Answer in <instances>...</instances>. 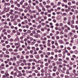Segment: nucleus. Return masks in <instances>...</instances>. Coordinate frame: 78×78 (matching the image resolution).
Instances as JSON below:
<instances>
[{"mask_svg":"<svg viewBox=\"0 0 78 78\" xmlns=\"http://www.w3.org/2000/svg\"><path fill=\"white\" fill-rule=\"evenodd\" d=\"M18 73H19V74L17 75V77L20 78V76H22V74L21 71H18Z\"/></svg>","mask_w":78,"mask_h":78,"instance_id":"1","label":"nucleus"},{"mask_svg":"<svg viewBox=\"0 0 78 78\" xmlns=\"http://www.w3.org/2000/svg\"><path fill=\"white\" fill-rule=\"evenodd\" d=\"M54 69H52L53 72H56V69H57V68L56 66H54L53 67Z\"/></svg>","mask_w":78,"mask_h":78,"instance_id":"2","label":"nucleus"},{"mask_svg":"<svg viewBox=\"0 0 78 78\" xmlns=\"http://www.w3.org/2000/svg\"><path fill=\"white\" fill-rule=\"evenodd\" d=\"M58 41L60 44H62L63 43V41L61 40H59Z\"/></svg>","mask_w":78,"mask_h":78,"instance_id":"3","label":"nucleus"},{"mask_svg":"<svg viewBox=\"0 0 78 78\" xmlns=\"http://www.w3.org/2000/svg\"><path fill=\"white\" fill-rule=\"evenodd\" d=\"M69 34L71 37L73 36V33H72V32H70Z\"/></svg>","mask_w":78,"mask_h":78,"instance_id":"4","label":"nucleus"},{"mask_svg":"<svg viewBox=\"0 0 78 78\" xmlns=\"http://www.w3.org/2000/svg\"><path fill=\"white\" fill-rule=\"evenodd\" d=\"M56 64L58 65H59V64H62V62H57Z\"/></svg>","mask_w":78,"mask_h":78,"instance_id":"5","label":"nucleus"},{"mask_svg":"<svg viewBox=\"0 0 78 78\" xmlns=\"http://www.w3.org/2000/svg\"><path fill=\"white\" fill-rule=\"evenodd\" d=\"M35 58H37V59H39V55H36Z\"/></svg>","mask_w":78,"mask_h":78,"instance_id":"6","label":"nucleus"},{"mask_svg":"<svg viewBox=\"0 0 78 78\" xmlns=\"http://www.w3.org/2000/svg\"><path fill=\"white\" fill-rule=\"evenodd\" d=\"M45 7L46 8H49L51 7V6H50V5H46Z\"/></svg>","mask_w":78,"mask_h":78,"instance_id":"7","label":"nucleus"},{"mask_svg":"<svg viewBox=\"0 0 78 78\" xmlns=\"http://www.w3.org/2000/svg\"><path fill=\"white\" fill-rule=\"evenodd\" d=\"M41 8L43 11H45V9L44 8V6H43Z\"/></svg>","mask_w":78,"mask_h":78,"instance_id":"8","label":"nucleus"},{"mask_svg":"<svg viewBox=\"0 0 78 78\" xmlns=\"http://www.w3.org/2000/svg\"><path fill=\"white\" fill-rule=\"evenodd\" d=\"M36 43V42H30V45H34V44Z\"/></svg>","mask_w":78,"mask_h":78,"instance_id":"9","label":"nucleus"},{"mask_svg":"<svg viewBox=\"0 0 78 78\" xmlns=\"http://www.w3.org/2000/svg\"><path fill=\"white\" fill-rule=\"evenodd\" d=\"M67 19V18L66 17H64L63 18V20H64V21H66Z\"/></svg>","mask_w":78,"mask_h":78,"instance_id":"10","label":"nucleus"},{"mask_svg":"<svg viewBox=\"0 0 78 78\" xmlns=\"http://www.w3.org/2000/svg\"><path fill=\"white\" fill-rule=\"evenodd\" d=\"M20 59H24V57L22 55H21L20 57Z\"/></svg>","mask_w":78,"mask_h":78,"instance_id":"11","label":"nucleus"},{"mask_svg":"<svg viewBox=\"0 0 78 78\" xmlns=\"http://www.w3.org/2000/svg\"><path fill=\"white\" fill-rule=\"evenodd\" d=\"M64 32H65V33H68V30L67 29H65Z\"/></svg>","mask_w":78,"mask_h":78,"instance_id":"12","label":"nucleus"},{"mask_svg":"<svg viewBox=\"0 0 78 78\" xmlns=\"http://www.w3.org/2000/svg\"><path fill=\"white\" fill-rule=\"evenodd\" d=\"M75 15H74L73 16V20H75Z\"/></svg>","mask_w":78,"mask_h":78,"instance_id":"13","label":"nucleus"},{"mask_svg":"<svg viewBox=\"0 0 78 78\" xmlns=\"http://www.w3.org/2000/svg\"><path fill=\"white\" fill-rule=\"evenodd\" d=\"M27 39H30V38H31V37H30V36L28 35L27 37Z\"/></svg>","mask_w":78,"mask_h":78,"instance_id":"14","label":"nucleus"},{"mask_svg":"<svg viewBox=\"0 0 78 78\" xmlns=\"http://www.w3.org/2000/svg\"><path fill=\"white\" fill-rule=\"evenodd\" d=\"M65 78H69V76L67 75H66L65 76Z\"/></svg>","mask_w":78,"mask_h":78,"instance_id":"15","label":"nucleus"},{"mask_svg":"<svg viewBox=\"0 0 78 78\" xmlns=\"http://www.w3.org/2000/svg\"><path fill=\"white\" fill-rule=\"evenodd\" d=\"M23 62L24 63H26V62H27V61L25 60V59H24L23 60Z\"/></svg>","mask_w":78,"mask_h":78,"instance_id":"16","label":"nucleus"},{"mask_svg":"<svg viewBox=\"0 0 78 78\" xmlns=\"http://www.w3.org/2000/svg\"><path fill=\"white\" fill-rule=\"evenodd\" d=\"M63 62L64 63H65L66 64H67V63H68V62H67V60H64L63 61Z\"/></svg>","mask_w":78,"mask_h":78,"instance_id":"17","label":"nucleus"},{"mask_svg":"<svg viewBox=\"0 0 78 78\" xmlns=\"http://www.w3.org/2000/svg\"><path fill=\"white\" fill-rule=\"evenodd\" d=\"M4 57L5 58H6V57L7 58H9V55H5Z\"/></svg>","mask_w":78,"mask_h":78,"instance_id":"18","label":"nucleus"},{"mask_svg":"<svg viewBox=\"0 0 78 78\" xmlns=\"http://www.w3.org/2000/svg\"><path fill=\"white\" fill-rule=\"evenodd\" d=\"M29 58V56L28 55H26V59H28Z\"/></svg>","mask_w":78,"mask_h":78,"instance_id":"19","label":"nucleus"},{"mask_svg":"<svg viewBox=\"0 0 78 78\" xmlns=\"http://www.w3.org/2000/svg\"><path fill=\"white\" fill-rule=\"evenodd\" d=\"M34 72L36 73H39V72L37 70H35L34 71Z\"/></svg>","mask_w":78,"mask_h":78,"instance_id":"20","label":"nucleus"},{"mask_svg":"<svg viewBox=\"0 0 78 78\" xmlns=\"http://www.w3.org/2000/svg\"><path fill=\"white\" fill-rule=\"evenodd\" d=\"M49 69H53V66H49Z\"/></svg>","mask_w":78,"mask_h":78,"instance_id":"21","label":"nucleus"},{"mask_svg":"<svg viewBox=\"0 0 78 78\" xmlns=\"http://www.w3.org/2000/svg\"><path fill=\"white\" fill-rule=\"evenodd\" d=\"M71 31L72 32V33H75L76 32V31L75 30H72Z\"/></svg>","mask_w":78,"mask_h":78,"instance_id":"22","label":"nucleus"},{"mask_svg":"<svg viewBox=\"0 0 78 78\" xmlns=\"http://www.w3.org/2000/svg\"><path fill=\"white\" fill-rule=\"evenodd\" d=\"M14 70L15 71H16V72H18V69H17V68H15L14 69Z\"/></svg>","mask_w":78,"mask_h":78,"instance_id":"23","label":"nucleus"},{"mask_svg":"<svg viewBox=\"0 0 78 78\" xmlns=\"http://www.w3.org/2000/svg\"><path fill=\"white\" fill-rule=\"evenodd\" d=\"M10 12H11V13H10V14H12V12H13V10H10Z\"/></svg>","mask_w":78,"mask_h":78,"instance_id":"24","label":"nucleus"},{"mask_svg":"<svg viewBox=\"0 0 78 78\" xmlns=\"http://www.w3.org/2000/svg\"><path fill=\"white\" fill-rule=\"evenodd\" d=\"M22 75H23V76H25L26 75V73H23L22 74Z\"/></svg>","mask_w":78,"mask_h":78,"instance_id":"25","label":"nucleus"},{"mask_svg":"<svg viewBox=\"0 0 78 78\" xmlns=\"http://www.w3.org/2000/svg\"><path fill=\"white\" fill-rule=\"evenodd\" d=\"M63 23H61L60 24V27H63Z\"/></svg>","mask_w":78,"mask_h":78,"instance_id":"26","label":"nucleus"},{"mask_svg":"<svg viewBox=\"0 0 78 78\" xmlns=\"http://www.w3.org/2000/svg\"><path fill=\"white\" fill-rule=\"evenodd\" d=\"M41 73H44V71L43 69H42L41 70Z\"/></svg>","mask_w":78,"mask_h":78,"instance_id":"27","label":"nucleus"},{"mask_svg":"<svg viewBox=\"0 0 78 78\" xmlns=\"http://www.w3.org/2000/svg\"><path fill=\"white\" fill-rule=\"evenodd\" d=\"M29 8H30L31 7V5L30 4H29L28 6Z\"/></svg>","mask_w":78,"mask_h":78,"instance_id":"28","label":"nucleus"},{"mask_svg":"<svg viewBox=\"0 0 78 78\" xmlns=\"http://www.w3.org/2000/svg\"><path fill=\"white\" fill-rule=\"evenodd\" d=\"M33 61L34 62H36L37 60H36V59H33Z\"/></svg>","mask_w":78,"mask_h":78,"instance_id":"29","label":"nucleus"},{"mask_svg":"<svg viewBox=\"0 0 78 78\" xmlns=\"http://www.w3.org/2000/svg\"><path fill=\"white\" fill-rule=\"evenodd\" d=\"M32 76H36V74L34 73H33Z\"/></svg>","mask_w":78,"mask_h":78,"instance_id":"30","label":"nucleus"},{"mask_svg":"<svg viewBox=\"0 0 78 78\" xmlns=\"http://www.w3.org/2000/svg\"><path fill=\"white\" fill-rule=\"evenodd\" d=\"M16 58H18V59H19V58H20V55H18L16 56Z\"/></svg>","mask_w":78,"mask_h":78,"instance_id":"31","label":"nucleus"},{"mask_svg":"<svg viewBox=\"0 0 78 78\" xmlns=\"http://www.w3.org/2000/svg\"><path fill=\"white\" fill-rule=\"evenodd\" d=\"M39 5H40V6H41V7H42V6H44L42 5V4L41 3H39Z\"/></svg>","mask_w":78,"mask_h":78,"instance_id":"32","label":"nucleus"},{"mask_svg":"<svg viewBox=\"0 0 78 78\" xmlns=\"http://www.w3.org/2000/svg\"><path fill=\"white\" fill-rule=\"evenodd\" d=\"M63 1L65 3H67V0H63Z\"/></svg>","mask_w":78,"mask_h":78,"instance_id":"33","label":"nucleus"},{"mask_svg":"<svg viewBox=\"0 0 78 78\" xmlns=\"http://www.w3.org/2000/svg\"><path fill=\"white\" fill-rule=\"evenodd\" d=\"M44 69L45 70V72H47L46 71V70H47L48 69V67H45L44 68Z\"/></svg>","mask_w":78,"mask_h":78,"instance_id":"34","label":"nucleus"},{"mask_svg":"<svg viewBox=\"0 0 78 78\" xmlns=\"http://www.w3.org/2000/svg\"><path fill=\"white\" fill-rule=\"evenodd\" d=\"M60 76H61V77H63L64 76V75L63 74H61V75H60Z\"/></svg>","mask_w":78,"mask_h":78,"instance_id":"35","label":"nucleus"},{"mask_svg":"<svg viewBox=\"0 0 78 78\" xmlns=\"http://www.w3.org/2000/svg\"><path fill=\"white\" fill-rule=\"evenodd\" d=\"M69 64L70 65V66H72L73 65V63L72 62H70L69 63Z\"/></svg>","mask_w":78,"mask_h":78,"instance_id":"36","label":"nucleus"},{"mask_svg":"<svg viewBox=\"0 0 78 78\" xmlns=\"http://www.w3.org/2000/svg\"><path fill=\"white\" fill-rule=\"evenodd\" d=\"M41 9H38V12H41Z\"/></svg>","mask_w":78,"mask_h":78,"instance_id":"37","label":"nucleus"},{"mask_svg":"<svg viewBox=\"0 0 78 78\" xmlns=\"http://www.w3.org/2000/svg\"><path fill=\"white\" fill-rule=\"evenodd\" d=\"M27 49H28V50H30V49L31 48V47H30L28 46L27 47Z\"/></svg>","mask_w":78,"mask_h":78,"instance_id":"38","label":"nucleus"},{"mask_svg":"<svg viewBox=\"0 0 78 78\" xmlns=\"http://www.w3.org/2000/svg\"><path fill=\"white\" fill-rule=\"evenodd\" d=\"M30 53H31V54H32V53H33V51L32 50H31L30 51Z\"/></svg>","mask_w":78,"mask_h":78,"instance_id":"39","label":"nucleus"},{"mask_svg":"<svg viewBox=\"0 0 78 78\" xmlns=\"http://www.w3.org/2000/svg\"><path fill=\"white\" fill-rule=\"evenodd\" d=\"M51 39H53V40H55V37L54 36H52V37H51Z\"/></svg>","mask_w":78,"mask_h":78,"instance_id":"40","label":"nucleus"},{"mask_svg":"<svg viewBox=\"0 0 78 78\" xmlns=\"http://www.w3.org/2000/svg\"><path fill=\"white\" fill-rule=\"evenodd\" d=\"M27 43H28V44H31V41H30L28 40L27 41Z\"/></svg>","mask_w":78,"mask_h":78,"instance_id":"41","label":"nucleus"},{"mask_svg":"<svg viewBox=\"0 0 78 78\" xmlns=\"http://www.w3.org/2000/svg\"><path fill=\"white\" fill-rule=\"evenodd\" d=\"M62 15H63V16H66L67 15V13H63L62 14Z\"/></svg>","mask_w":78,"mask_h":78,"instance_id":"42","label":"nucleus"},{"mask_svg":"<svg viewBox=\"0 0 78 78\" xmlns=\"http://www.w3.org/2000/svg\"><path fill=\"white\" fill-rule=\"evenodd\" d=\"M34 37H36V38H38L39 37V36L36 35L34 36Z\"/></svg>","mask_w":78,"mask_h":78,"instance_id":"43","label":"nucleus"},{"mask_svg":"<svg viewBox=\"0 0 78 78\" xmlns=\"http://www.w3.org/2000/svg\"><path fill=\"white\" fill-rule=\"evenodd\" d=\"M64 27H65V28H67V27H68V26H67V25H65L64 26Z\"/></svg>","mask_w":78,"mask_h":78,"instance_id":"44","label":"nucleus"},{"mask_svg":"<svg viewBox=\"0 0 78 78\" xmlns=\"http://www.w3.org/2000/svg\"><path fill=\"white\" fill-rule=\"evenodd\" d=\"M60 34L61 35V34H64V32H63V31H62L60 33Z\"/></svg>","mask_w":78,"mask_h":78,"instance_id":"45","label":"nucleus"},{"mask_svg":"<svg viewBox=\"0 0 78 78\" xmlns=\"http://www.w3.org/2000/svg\"><path fill=\"white\" fill-rule=\"evenodd\" d=\"M27 65H28V66H31V63H27Z\"/></svg>","mask_w":78,"mask_h":78,"instance_id":"46","label":"nucleus"},{"mask_svg":"<svg viewBox=\"0 0 78 78\" xmlns=\"http://www.w3.org/2000/svg\"><path fill=\"white\" fill-rule=\"evenodd\" d=\"M58 56L59 57H61V56H62V54H58Z\"/></svg>","mask_w":78,"mask_h":78,"instance_id":"47","label":"nucleus"},{"mask_svg":"<svg viewBox=\"0 0 78 78\" xmlns=\"http://www.w3.org/2000/svg\"><path fill=\"white\" fill-rule=\"evenodd\" d=\"M44 14V12L42 11L41 12V15H43V14Z\"/></svg>","mask_w":78,"mask_h":78,"instance_id":"48","label":"nucleus"},{"mask_svg":"<svg viewBox=\"0 0 78 78\" xmlns=\"http://www.w3.org/2000/svg\"><path fill=\"white\" fill-rule=\"evenodd\" d=\"M40 67L41 68H43V67H44V66H43L42 65H40Z\"/></svg>","mask_w":78,"mask_h":78,"instance_id":"49","label":"nucleus"},{"mask_svg":"<svg viewBox=\"0 0 78 78\" xmlns=\"http://www.w3.org/2000/svg\"><path fill=\"white\" fill-rule=\"evenodd\" d=\"M23 39V37L21 36L20 37V39H21V40H22Z\"/></svg>","mask_w":78,"mask_h":78,"instance_id":"50","label":"nucleus"},{"mask_svg":"<svg viewBox=\"0 0 78 78\" xmlns=\"http://www.w3.org/2000/svg\"><path fill=\"white\" fill-rule=\"evenodd\" d=\"M42 19V17L41 16H39L38 17V19Z\"/></svg>","mask_w":78,"mask_h":78,"instance_id":"51","label":"nucleus"},{"mask_svg":"<svg viewBox=\"0 0 78 78\" xmlns=\"http://www.w3.org/2000/svg\"><path fill=\"white\" fill-rule=\"evenodd\" d=\"M20 19L21 20H23V16H20Z\"/></svg>","mask_w":78,"mask_h":78,"instance_id":"52","label":"nucleus"},{"mask_svg":"<svg viewBox=\"0 0 78 78\" xmlns=\"http://www.w3.org/2000/svg\"><path fill=\"white\" fill-rule=\"evenodd\" d=\"M24 5L25 6H27L28 5V4L27 3H24Z\"/></svg>","mask_w":78,"mask_h":78,"instance_id":"53","label":"nucleus"},{"mask_svg":"<svg viewBox=\"0 0 78 78\" xmlns=\"http://www.w3.org/2000/svg\"><path fill=\"white\" fill-rule=\"evenodd\" d=\"M56 38L57 39H59V36H57L56 37Z\"/></svg>","mask_w":78,"mask_h":78,"instance_id":"54","label":"nucleus"},{"mask_svg":"<svg viewBox=\"0 0 78 78\" xmlns=\"http://www.w3.org/2000/svg\"><path fill=\"white\" fill-rule=\"evenodd\" d=\"M19 10L20 11H21V12H22V11H23V9H19Z\"/></svg>","mask_w":78,"mask_h":78,"instance_id":"55","label":"nucleus"},{"mask_svg":"<svg viewBox=\"0 0 78 78\" xmlns=\"http://www.w3.org/2000/svg\"><path fill=\"white\" fill-rule=\"evenodd\" d=\"M28 2L29 3H31V0H29L28 1Z\"/></svg>","mask_w":78,"mask_h":78,"instance_id":"56","label":"nucleus"},{"mask_svg":"<svg viewBox=\"0 0 78 78\" xmlns=\"http://www.w3.org/2000/svg\"><path fill=\"white\" fill-rule=\"evenodd\" d=\"M56 33L57 34H58L59 33V32L58 31H57L56 32Z\"/></svg>","mask_w":78,"mask_h":78,"instance_id":"57","label":"nucleus"},{"mask_svg":"<svg viewBox=\"0 0 78 78\" xmlns=\"http://www.w3.org/2000/svg\"><path fill=\"white\" fill-rule=\"evenodd\" d=\"M47 16H44V20H46V19H47Z\"/></svg>","mask_w":78,"mask_h":78,"instance_id":"58","label":"nucleus"},{"mask_svg":"<svg viewBox=\"0 0 78 78\" xmlns=\"http://www.w3.org/2000/svg\"><path fill=\"white\" fill-rule=\"evenodd\" d=\"M20 21H21V20L20 19H18L17 20V22H20Z\"/></svg>","mask_w":78,"mask_h":78,"instance_id":"59","label":"nucleus"},{"mask_svg":"<svg viewBox=\"0 0 78 78\" xmlns=\"http://www.w3.org/2000/svg\"><path fill=\"white\" fill-rule=\"evenodd\" d=\"M35 3L36 4H39V2L37 1H36Z\"/></svg>","mask_w":78,"mask_h":78,"instance_id":"60","label":"nucleus"},{"mask_svg":"<svg viewBox=\"0 0 78 78\" xmlns=\"http://www.w3.org/2000/svg\"><path fill=\"white\" fill-rule=\"evenodd\" d=\"M43 3L44 5H46V2H43Z\"/></svg>","mask_w":78,"mask_h":78,"instance_id":"61","label":"nucleus"},{"mask_svg":"<svg viewBox=\"0 0 78 78\" xmlns=\"http://www.w3.org/2000/svg\"><path fill=\"white\" fill-rule=\"evenodd\" d=\"M32 33L33 34H36V31L35 30H34L32 31Z\"/></svg>","mask_w":78,"mask_h":78,"instance_id":"62","label":"nucleus"},{"mask_svg":"<svg viewBox=\"0 0 78 78\" xmlns=\"http://www.w3.org/2000/svg\"><path fill=\"white\" fill-rule=\"evenodd\" d=\"M47 55H50V52H48L47 53Z\"/></svg>","mask_w":78,"mask_h":78,"instance_id":"63","label":"nucleus"},{"mask_svg":"<svg viewBox=\"0 0 78 78\" xmlns=\"http://www.w3.org/2000/svg\"><path fill=\"white\" fill-rule=\"evenodd\" d=\"M53 77H52V76H48V78H52Z\"/></svg>","mask_w":78,"mask_h":78,"instance_id":"64","label":"nucleus"}]
</instances>
